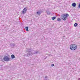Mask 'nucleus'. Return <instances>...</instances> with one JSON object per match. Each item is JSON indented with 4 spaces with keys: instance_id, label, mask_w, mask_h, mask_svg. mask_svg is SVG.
<instances>
[{
    "instance_id": "16",
    "label": "nucleus",
    "mask_w": 80,
    "mask_h": 80,
    "mask_svg": "<svg viewBox=\"0 0 80 80\" xmlns=\"http://www.w3.org/2000/svg\"><path fill=\"white\" fill-rule=\"evenodd\" d=\"M12 45L13 47H14V46H15V44H12Z\"/></svg>"
},
{
    "instance_id": "13",
    "label": "nucleus",
    "mask_w": 80,
    "mask_h": 80,
    "mask_svg": "<svg viewBox=\"0 0 80 80\" xmlns=\"http://www.w3.org/2000/svg\"><path fill=\"white\" fill-rule=\"evenodd\" d=\"M57 20L58 21V22H60L61 20V19L60 18H58L57 19Z\"/></svg>"
},
{
    "instance_id": "14",
    "label": "nucleus",
    "mask_w": 80,
    "mask_h": 80,
    "mask_svg": "<svg viewBox=\"0 0 80 80\" xmlns=\"http://www.w3.org/2000/svg\"><path fill=\"white\" fill-rule=\"evenodd\" d=\"M78 8H80V3L79 4V5L78 6Z\"/></svg>"
},
{
    "instance_id": "17",
    "label": "nucleus",
    "mask_w": 80,
    "mask_h": 80,
    "mask_svg": "<svg viewBox=\"0 0 80 80\" xmlns=\"http://www.w3.org/2000/svg\"><path fill=\"white\" fill-rule=\"evenodd\" d=\"M47 57L46 58H44V60H45V59H46V58H47Z\"/></svg>"
},
{
    "instance_id": "5",
    "label": "nucleus",
    "mask_w": 80,
    "mask_h": 80,
    "mask_svg": "<svg viewBox=\"0 0 80 80\" xmlns=\"http://www.w3.org/2000/svg\"><path fill=\"white\" fill-rule=\"evenodd\" d=\"M42 10H40L36 12V14L37 15H40L41 14V13H42Z\"/></svg>"
},
{
    "instance_id": "8",
    "label": "nucleus",
    "mask_w": 80,
    "mask_h": 80,
    "mask_svg": "<svg viewBox=\"0 0 80 80\" xmlns=\"http://www.w3.org/2000/svg\"><path fill=\"white\" fill-rule=\"evenodd\" d=\"M11 57L12 59H13L15 57V55L13 54H12L11 55Z\"/></svg>"
},
{
    "instance_id": "2",
    "label": "nucleus",
    "mask_w": 80,
    "mask_h": 80,
    "mask_svg": "<svg viewBox=\"0 0 80 80\" xmlns=\"http://www.w3.org/2000/svg\"><path fill=\"white\" fill-rule=\"evenodd\" d=\"M77 48V46L75 44H72L70 45V49L71 50H75Z\"/></svg>"
},
{
    "instance_id": "7",
    "label": "nucleus",
    "mask_w": 80,
    "mask_h": 80,
    "mask_svg": "<svg viewBox=\"0 0 80 80\" xmlns=\"http://www.w3.org/2000/svg\"><path fill=\"white\" fill-rule=\"evenodd\" d=\"M76 5H77V4H76L75 2H74L72 4V6L73 7H76Z\"/></svg>"
},
{
    "instance_id": "18",
    "label": "nucleus",
    "mask_w": 80,
    "mask_h": 80,
    "mask_svg": "<svg viewBox=\"0 0 80 80\" xmlns=\"http://www.w3.org/2000/svg\"><path fill=\"white\" fill-rule=\"evenodd\" d=\"M78 80H80V78H79L78 79Z\"/></svg>"
},
{
    "instance_id": "19",
    "label": "nucleus",
    "mask_w": 80,
    "mask_h": 80,
    "mask_svg": "<svg viewBox=\"0 0 80 80\" xmlns=\"http://www.w3.org/2000/svg\"><path fill=\"white\" fill-rule=\"evenodd\" d=\"M47 78V76H46L45 77V78Z\"/></svg>"
},
{
    "instance_id": "15",
    "label": "nucleus",
    "mask_w": 80,
    "mask_h": 80,
    "mask_svg": "<svg viewBox=\"0 0 80 80\" xmlns=\"http://www.w3.org/2000/svg\"><path fill=\"white\" fill-rule=\"evenodd\" d=\"M52 67H53L54 66V64H52L51 65Z\"/></svg>"
},
{
    "instance_id": "10",
    "label": "nucleus",
    "mask_w": 80,
    "mask_h": 80,
    "mask_svg": "<svg viewBox=\"0 0 80 80\" xmlns=\"http://www.w3.org/2000/svg\"><path fill=\"white\" fill-rule=\"evenodd\" d=\"M77 26H78V23H75L74 24V27H77Z\"/></svg>"
},
{
    "instance_id": "4",
    "label": "nucleus",
    "mask_w": 80,
    "mask_h": 80,
    "mask_svg": "<svg viewBox=\"0 0 80 80\" xmlns=\"http://www.w3.org/2000/svg\"><path fill=\"white\" fill-rule=\"evenodd\" d=\"M10 58H8L7 56L4 57L3 58L4 60V61H6V62H8V61H10Z\"/></svg>"
},
{
    "instance_id": "12",
    "label": "nucleus",
    "mask_w": 80,
    "mask_h": 80,
    "mask_svg": "<svg viewBox=\"0 0 80 80\" xmlns=\"http://www.w3.org/2000/svg\"><path fill=\"white\" fill-rule=\"evenodd\" d=\"M52 18L53 20H55L56 19V17H53Z\"/></svg>"
},
{
    "instance_id": "11",
    "label": "nucleus",
    "mask_w": 80,
    "mask_h": 80,
    "mask_svg": "<svg viewBox=\"0 0 80 80\" xmlns=\"http://www.w3.org/2000/svg\"><path fill=\"white\" fill-rule=\"evenodd\" d=\"M26 30L28 32V27H26Z\"/></svg>"
},
{
    "instance_id": "9",
    "label": "nucleus",
    "mask_w": 80,
    "mask_h": 80,
    "mask_svg": "<svg viewBox=\"0 0 80 80\" xmlns=\"http://www.w3.org/2000/svg\"><path fill=\"white\" fill-rule=\"evenodd\" d=\"M46 13H47L48 15H50L51 13V12H50V11H47L46 12Z\"/></svg>"
},
{
    "instance_id": "6",
    "label": "nucleus",
    "mask_w": 80,
    "mask_h": 80,
    "mask_svg": "<svg viewBox=\"0 0 80 80\" xmlns=\"http://www.w3.org/2000/svg\"><path fill=\"white\" fill-rule=\"evenodd\" d=\"M26 12H27V10H26V8H25L23 10L22 13H23V14H25V13Z\"/></svg>"
},
{
    "instance_id": "1",
    "label": "nucleus",
    "mask_w": 80,
    "mask_h": 80,
    "mask_svg": "<svg viewBox=\"0 0 80 80\" xmlns=\"http://www.w3.org/2000/svg\"><path fill=\"white\" fill-rule=\"evenodd\" d=\"M33 52H32V51L30 49H28L27 51V54L24 55V56H26V57H30V55H32L33 54H37L38 53V52L35 51H33Z\"/></svg>"
},
{
    "instance_id": "20",
    "label": "nucleus",
    "mask_w": 80,
    "mask_h": 80,
    "mask_svg": "<svg viewBox=\"0 0 80 80\" xmlns=\"http://www.w3.org/2000/svg\"><path fill=\"white\" fill-rule=\"evenodd\" d=\"M46 80H47V79Z\"/></svg>"
},
{
    "instance_id": "3",
    "label": "nucleus",
    "mask_w": 80,
    "mask_h": 80,
    "mask_svg": "<svg viewBox=\"0 0 80 80\" xmlns=\"http://www.w3.org/2000/svg\"><path fill=\"white\" fill-rule=\"evenodd\" d=\"M69 15L68 14H64L61 15V17L63 20H65L67 19V17H68Z\"/></svg>"
}]
</instances>
